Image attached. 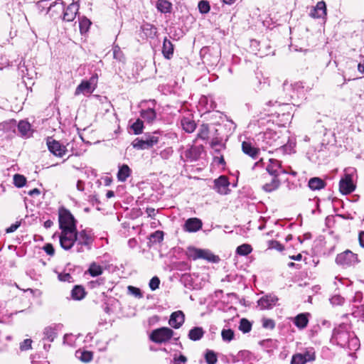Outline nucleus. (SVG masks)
I'll return each instance as SVG.
<instances>
[{
    "mask_svg": "<svg viewBox=\"0 0 364 364\" xmlns=\"http://www.w3.org/2000/svg\"><path fill=\"white\" fill-rule=\"evenodd\" d=\"M269 248L275 249L279 251H282L284 250V247L276 240H270L269 241Z\"/></svg>",
    "mask_w": 364,
    "mask_h": 364,
    "instance_id": "56",
    "label": "nucleus"
},
{
    "mask_svg": "<svg viewBox=\"0 0 364 364\" xmlns=\"http://www.w3.org/2000/svg\"><path fill=\"white\" fill-rule=\"evenodd\" d=\"M174 332L168 327H161L152 331L149 339L156 343H166L173 337Z\"/></svg>",
    "mask_w": 364,
    "mask_h": 364,
    "instance_id": "6",
    "label": "nucleus"
},
{
    "mask_svg": "<svg viewBox=\"0 0 364 364\" xmlns=\"http://www.w3.org/2000/svg\"><path fill=\"white\" fill-rule=\"evenodd\" d=\"M358 240L360 247L364 248V232H360L358 235Z\"/></svg>",
    "mask_w": 364,
    "mask_h": 364,
    "instance_id": "63",
    "label": "nucleus"
},
{
    "mask_svg": "<svg viewBox=\"0 0 364 364\" xmlns=\"http://www.w3.org/2000/svg\"><path fill=\"white\" fill-rule=\"evenodd\" d=\"M252 323L246 318H242L240 322L239 329L244 333L251 331Z\"/></svg>",
    "mask_w": 364,
    "mask_h": 364,
    "instance_id": "48",
    "label": "nucleus"
},
{
    "mask_svg": "<svg viewBox=\"0 0 364 364\" xmlns=\"http://www.w3.org/2000/svg\"><path fill=\"white\" fill-rule=\"evenodd\" d=\"M112 51H113L114 59H115L116 60H117L119 62H122V63L125 62L126 58H125L124 54L122 52V50H121V48L118 45L114 44V43L113 44Z\"/></svg>",
    "mask_w": 364,
    "mask_h": 364,
    "instance_id": "35",
    "label": "nucleus"
},
{
    "mask_svg": "<svg viewBox=\"0 0 364 364\" xmlns=\"http://www.w3.org/2000/svg\"><path fill=\"white\" fill-rule=\"evenodd\" d=\"M20 222H16L15 223L12 224L10 227L6 229V233H11L15 232L18 228L20 226Z\"/></svg>",
    "mask_w": 364,
    "mask_h": 364,
    "instance_id": "61",
    "label": "nucleus"
},
{
    "mask_svg": "<svg viewBox=\"0 0 364 364\" xmlns=\"http://www.w3.org/2000/svg\"><path fill=\"white\" fill-rule=\"evenodd\" d=\"M308 318L304 314H299L295 318L294 324L299 328H304L307 326Z\"/></svg>",
    "mask_w": 364,
    "mask_h": 364,
    "instance_id": "41",
    "label": "nucleus"
},
{
    "mask_svg": "<svg viewBox=\"0 0 364 364\" xmlns=\"http://www.w3.org/2000/svg\"><path fill=\"white\" fill-rule=\"evenodd\" d=\"M128 291L129 294H131L132 295L134 296L136 298H142L143 297V294H142L141 290L137 287L129 286Z\"/></svg>",
    "mask_w": 364,
    "mask_h": 364,
    "instance_id": "52",
    "label": "nucleus"
},
{
    "mask_svg": "<svg viewBox=\"0 0 364 364\" xmlns=\"http://www.w3.org/2000/svg\"><path fill=\"white\" fill-rule=\"evenodd\" d=\"M141 29L144 35L148 38H154L156 36L157 28L150 23L144 24L141 26Z\"/></svg>",
    "mask_w": 364,
    "mask_h": 364,
    "instance_id": "32",
    "label": "nucleus"
},
{
    "mask_svg": "<svg viewBox=\"0 0 364 364\" xmlns=\"http://www.w3.org/2000/svg\"><path fill=\"white\" fill-rule=\"evenodd\" d=\"M204 335V331L201 327H194L191 328L188 332V338L191 341H198Z\"/></svg>",
    "mask_w": 364,
    "mask_h": 364,
    "instance_id": "29",
    "label": "nucleus"
},
{
    "mask_svg": "<svg viewBox=\"0 0 364 364\" xmlns=\"http://www.w3.org/2000/svg\"><path fill=\"white\" fill-rule=\"evenodd\" d=\"M268 175L277 177L280 173L284 172L282 169L281 162L277 159H270L269 164L267 166Z\"/></svg>",
    "mask_w": 364,
    "mask_h": 364,
    "instance_id": "20",
    "label": "nucleus"
},
{
    "mask_svg": "<svg viewBox=\"0 0 364 364\" xmlns=\"http://www.w3.org/2000/svg\"><path fill=\"white\" fill-rule=\"evenodd\" d=\"M69 243H63V240L60 242V247L65 250H70L76 243V252H82L86 250L92 248L94 242V235L91 230L84 229L78 231L77 229L71 235L68 236Z\"/></svg>",
    "mask_w": 364,
    "mask_h": 364,
    "instance_id": "1",
    "label": "nucleus"
},
{
    "mask_svg": "<svg viewBox=\"0 0 364 364\" xmlns=\"http://www.w3.org/2000/svg\"><path fill=\"white\" fill-rule=\"evenodd\" d=\"M186 256L193 260L203 259L214 263L220 260L219 257L213 255L209 250L199 249L192 246L187 248Z\"/></svg>",
    "mask_w": 364,
    "mask_h": 364,
    "instance_id": "5",
    "label": "nucleus"
},
{
    "mask_svg": "<svg viewBox=\"0 0 364 364\" xmlns=\"http://www.w3.org/2000/svg\"><path fill=\"white\" fill-rule=\"evenodd\" d=\"M173 150L172 147H167L162 150L159 155L163 159H168L171 157V156L173 154Z\"/></svg>",
    "mask_w": 364,
    "mask_h": 364,
    "instance_id": "53",
    "label": "nucleus"
},
{
    "mask_svg": "<svg viewBox=\"0 0 364 364\" xmlns=\"http://www.w3.org/2000/svg\"><path fill=\"white\" fill-rule=\"evenodd\" d=\"M336 262L341 265H353L357 263L358 260L357 255L350 250H346L337 255Z\"/></svg>",
    "mask_w": 364,
    "mask_h": 364,
    "instance_id": "11",
    "label": "nucleus"
},
{
    "mask_svg": "<svg viewBox=\"0 0 364 364\" xmlns=\"http://www.w3.org/2000/svg\"><path fill=\"white\" fill-rule=\"evenodd\" d=\"M203 152V145H192L181 153V158L185 162H193L198 161Z\"/></svg>",
    "mask_w": 364,
    "mask_h": 364,
    "instance_id": "7",
    "label": "nucleus"
},
{
    "mask_svg": "<svg viewBox=\"0 0 364 364\" xmlns=\"http://www.w3.org/2000/svg\"><path fill=\"white\" fill-rule=\"evenodd\" d=\"M277 301V296L269 295L262 297L257 303L261 309H268L275 306Z\"/></svg>",
    "mask_w": 364,
    "mask_h": 364,
    "instance_id": "21",
    "label": "nucleus"
},
{
    "mask_svg": "<svg viewBox=\"0 0 364 364\" xmlns=\"http://www.w3.org/2000/svg\"><path fill=\"white\" fill-rule=\"evenodd\" d=\"M181 125L183 130L188 133L193 132L196 128V124L195 122L188 118H183L181 120Z\"/></svg>",
    "mask_w": 364,
    "mask_h": 364,
    "instance_id": "34",
    "label": "nucleus"
},
{
    "mask_svg": "<svg viewBox=\"0 0 364 364\" xmlns=\"http://www.w3.org/2000/svg\"><path fill=\"white\" fill-rule=\"evenodd\" d=\"M75 356L84 363H88L92 360L93 354L91 351L77 350Z\"/></svg>",
    "mask_w": 364,
    "mask_h": 364,
    "instance_id": "33",
    "label": "nucleus"
},
{
    "mask_svg": "<svg viewBox=\"0 0 364 364\" xmlns=\"http://www.w3.org/2000/svg\"><path fill=\"white\" fill-rule=\"evenodd\" d=\"M208 134H209L208 125L205 124H203L198 129V132L197 134V139L205 140L208 138Z\"/></svg>",
    "mask_w": 364,
    "mask_h": 364,
    "instance_id": "42",
    "label": "nucleus"
},
{
    "mask_svg": "<svg viewBox=\"0 0 364 364\" xmlns=\"http://www.w3.org/2000/svg\"><path fill=\"white\" fill-rule=\"evenodd\" d=\"M355 188L353 183L352 177L349 174H346L345 177L341 179L339 183V189L341 193L347 195L352 193Z\"/></svg>",
    "mask_w": 364,
    "mask_h": 364,
    "instance_id": "12",
    "label": "nucleus"
},
{
    "mask_svg": "<svg viewBox=\"0 0 364 364\" xmlns=\"http://www.w3.org/2000/svg\"><path fill=\"white\" fill-rule=\"evenodd\" d=\"M140 116L148 123H153L156 118V113L154 109L148 108L140 111Z\"/></svg>",
    "mask_w": 364,
    "mask_h": 364,
    "instance_id": "27",
    "label": "nucleus"
},
{
    "mask_svg": "<svg viewBox=\"0 0 364 364\" xmlns=\"http://www.w3.org/2000/svg\"><path fill=\"white\" fill-rule=\"evenodd\" d=\"M210 146L215 151L218 152L221 149H225V144L222 143L221 139H219L218 137H215L212 140Z\"/></svg>",
    "mask_w": 364,
    "mask_h": 364,
    "instance_id": "45",
    "label": "nucleus"
},
{
    "mask_svg": "<svg viewBox=\"0 0 364 364\" xmlns=\"http://www.w3.org/2000/svg\"><path fill=\"white\" fill-rule=\"evenodd\" d=\"M130 128L133 133L136 135L140 134L143 132L144 122L140 119H137L131 126Z\"/></svg>",
    "mask_w": 364,
    "mask_h": 364,
    "instance_id": "40",
    "label": "nucleus"
},
{
    "mask_svg": "<svg viewBox=\"0 0 364 364\" xmlns=\"http://www.w3.org/2000/svg\"><path fill=\"white\" fill-rule=\"evenodd\" d=\"M16 127L21 136L29 137L31 136V124L28 122L21 120L18 125L16 124Z\"/></svg>",
    "mask_w": 364,
    "mask_h": 364,
    "instance_id": "26",
    "label": "nucleus"
},
{
    "mask_svg": "<svg viewBox=\"0 0 364 364\" xmlns=\"http://www.w3.org/2000/svg\"><path fill=\"white\" fill-rule=\"evenodd\" d=\"M252 250V247L248 244L240 245L236 249V253L239 255L246 256Z\"/></svg>",
    "mask_w": 364,
    "mask_h": 364,
    "instance_id": "43",
    "label": "nucleus"
},
{
    "mask_svg": "<svg viewBox=\"0 0 364 364\" xmlns=\"http://www.w3.org/2000/svg\"><path fill=\"white\" fill-rule=\"evenodd\" d=\"M242 151L251 156L252 159H256L259 152V148L253 146L251 143L247 141H243L242 144Z\"/></svg>",
    "mask_w": 364,
    "mask_h": 364,
    "instance_id": "24",
    "label": "nucleus"
},
{
    "mask_svg": "<svg viewBox=\"0 0 364 364\" xmlns=\"http://www.w3.org/2000/svg\"><path fill=\"white\" fill-rule=\"evenodd\" d=\"M132 169L127 164L119 166V171L117 175V179L120 182H124L131 176Z\"/></svg>",
    "mask_w": 364,
    "mask_h": 364,
    "instance_id": "25",
    "label": "nucleus"
},
{
    "mask_svg": "<svg viewBox=\"0 0 364 364\" xmlns=\"http://www.w3.org/2000/svg\"><path fill=\"white\" fill-rule=\"evenodd\" d=\"M63 326L61 323H53L51 326L46 327L43 331V340L53 342L57 336V332L60 331Z\"/></svg>",
    "mask_w": 364,
    "mask_h": 364,
    "instance_id": "13",
    "label": "nucleus"
},
{
    "mask_svg": "<svg viewBox=\"0 0 364 364\" xmlns=\"http://www.w3.org/2000/svg\"><path fill=\"white\" fill-rule=\"evenodd\" d=\"M97 76H92L90 81H82V82L76 87L75 95H78L80 93H91L93 89H91V83L97 80Z\"/></svg>",
    "mask_w": 364,
    "mask_h": 364,
    "instance_id": "22",
    "label": "nucleus"
},
{
    "mask_svg": "<svg viewBox=\"0 0 364 364\" xmlns=\"http://www.w3.org/2000/svg\"><path fill=\"white\" fill-rule=\"evenodd\" d=\"M306 361L304 359L301 353L294 354L291 360V364H306Z\"/></svg>",
    "mask_w": 364,
    "mask_h": 364,
    "instance_id": "51",
    "label": "nucleus"
},
{
    "mask_svg": "<svg viewBox=\"0 0 364 364\" xmlns=\"http://www.w3.org/2000/svg\"><path fill=\"white\" fill-rule=\"evenodd\" d=\"M306 363L314 361L316 358L315 351L313 348H307L304 353H301Z\"/></svg>",
    "mask_w": 364,
    "mask_h": 364,
    "instance_id": "47",
    "label": "nucleus"
},
{
    "mask_svg": "<svg viewBox=\"0 0 364 364\" xmlns=\"http://www.w3.org/2000/svg\"><path fill=\"white\" fill-rule=\"evenodd\" d=\"M205 360L207 364H215L217 362V355L213 350L208 349L205 353Z\"/></svg>",
    "mask_w": 364,
    "mask_h": 364,
    "instance_id": "44",
    "label": "nucleus"
},
{
    "mask_svg": "<svg viewBox=\"0 0 364 364\" xmlns=\"http://www.w3.org/2000/svg\"><path fill=\"white\" fill-rule=\"evenodd\" d=\"M199 103L203 105L206 111H210L215 107V104L211 97L202 96L200 99Z\"/></svg>",
    "mask_w": 364,
    "mask_h": 364,
    "instance_id": "37",
    "label": "nucleus"
},
{
    "mask_svg": "<svg viewBox=\"0 0 364 364\" xmlns=\"http://www.w3.org/2000/svg\"><path fill=\"white\" fill-rule=\"evenodd\" d=\"M46 145L49 151L57 157L62 158L68 152L67 146L52 136L47 137Z\"/></svg>",
    "mask_w": 364,
    "mask_h": 364,
    "instance_id": "9",
    "label": "nucleus"
},
{
    "mask_svg": "<svg viewBox=\"0 0 364 364\" xmlns=\"http://www.w3.org/2000/svg\"><path fill=\"white\" fill-rule=\"evenodd\" d=\"M26 178L24 176L16 173L14 176V184L18 188H21L26 185Z\"/></svg>",
    "mask_w": 364,
    "mask_h": 364,
    "instance_id": "46",
    "label": "nucleus"
},
{
    "mask_svg": "<svg viewBox=\"0 0 364 364\" xmlns=\"http://www.w3.org/2000/svg\"><path fill=\"white\" fill-rule=\"evenodd\" d=\"M156 6L161 13H171L172 10V4L168 0H158Z\"/></svg>",
    "mask_w": 364,
    "mask_h": 364,
    "instance_id": "28",
    "label": "nucleus"
},
{
    "mask_svg": "<svg viewBox=\"0 0 364 364\" xmlns=\"http://www.w3.org/2000/svg\"><path fill=\"white\" fill-rule=\"evenodd\" d=\"M58 7L59 10L63 11L62 20L66 22H72L76 18L80 5L77 2L73 1L65 8V4L62 1L60 4L58 3Z\"/></svg>",
    "mask_w": 364,
    "mask_h": 364,
    "instance_id": "8",
    "label": "nucleus"
},
{
    "mask_svg": "<svg viewBox=\"0 0 364 364\" xmlns=\"http://www.w3.org/2000/svg\"><path fill=\"white\" fill-rule=\"evenodd\" d=\"M58 0H40L36 3V8L40 14L52 11L53 8L58 6Z\"/></svg>",
    "mask_w": 364,
    "mask_h": 364,
    "instance_id": "17",
    "label": "nucleus"
},
{
    "mask_svg": "<svg viewBox=\"0 0 364 364\" xmlns=\"http://www.w3.org/2000/svg\"><path fill=\"white\" fill-rule=\"evenodd\" d=\"M58 222L59 228L61 230L59 236L60 242L63 240V243H69L70 240L68 235H71L77 228V220L69 210L64 207H61L58 210Z\"/></svg>",
    "mask_w": 364,
    "mask_h": 364,
    "instance_id": "2",
    "label": "nucleus"
},
{
    "mask_svg": "<svg viewBox=\"0 0 364 364\" xmlns=\"http://www.w3.org/2000/svg\"><path fill=\"white\" fill-rule=\"evenodd\" d=\"M91 21L86 17L82 16L81 18H79V27H80V31L81 34L86 33L90 26H91Z\"/></svg>",
    "mask_w": 364,
    "mask_h": 364,
    "instance_id": "36",
    "label": "nucleus"
},
{
    "mask_svg": "<svg viewBox=\"0 0 364 364\" xmlns=\"http://www.w3.org/2000/svg\"><path fill=\"white\" fill-rule=\"evenodd\" d=\"M86 295L85 289L80 285H76L71 291V296L74 300H81Z\"/></svg>",
    "mask_w": 364,
    "mask_h": 364,
    "instance_id": "30",
    "label": "nucleus"
},
{
    "mask_svg": "<svg viewBox=\"0 0 364 364\" xmlns=\"http://www.w3.org/2000/svg\"><path fill=\"white\" fill-rule=\"evenodd\" d=\"M185 321V314L182 311L173 312L168 321V324L173 328H179Z\"/></svg>",
    "mask_w": 364,
    "mask_h": 364,
    "instance_id": "15",
    "label": "nucleus"
},
{
    "mask_svg": "<svg viewBox=\"0 0 364 364\" xmlns=\"http://www.w3.org/2000/svg\"><path fill=\"white\" fill-rule=\"evenodd\" d=\"M162 132L157 130L151 133H146L142 137L135 139L132 146L136 149H149L157 144Z\"/></svg>",
    "mask_w": 364,
    "mask_h": 364,
    "instance_id": "4",
    "label": "nucleus"
},
{
    "mask_svg": "<svg viewBox=\"0 0 364 364\" xmlns=\"http://www.w3.org/2000/svg\"><path fill=\"white\" fill-rule=\"evenodd\" d=\"M16 122L10 120L0 124V137L11 139L16 135Z\"/></svg>",
    "mask_w": 364,
    "mask_h": 364,
    "instance_id": "10",
    "label": "nucleus"
},
{
    "mask_svg": "<svg viewBox=\"0 0 364 364\" xmlns=\"http://www.w3.org/2000/svg\"><path fill=\"white\" fill-rule=\"evenodd\" d=\"M164 232L161 230H156L151 233L149 237V242L156 244L159 243L164 240Z\"/></svg>",
    "mask_w": 364,
    "mask_h": 364,
    "instance_id": "39",
    "label": "nucleus"
},
{
    "mask_svg": "<svg viewBox=\"0 0 364 364\" xmlns=\"http://www.w3.org/2000/svg\"><path fill=\"white\" fill-rule=\"evenodd\" d=\"M146 213H147L148 216L151 218H153L156 215L155 209L153 208H147L146 209Z\"/></svg>",
    "mask_w": 364,
    "mask_h": 364,
    "instance_id": "64",
    "label": "nucleus"
},
{
    "mask_svg": "<svg viewBox=\"0 0 364 364\" xmlns=\"http://www.w3.org/2000/svg\"><path fill=\"white\" fill-rule=\"evenodd\" d=\"M198 7L201 14H207L210 11V4L207 1H200Z\"/></svg>",
    "mask_w": 364,
    "mask_h": 364,
    "instance_id": "49",
    "label": "nucleus"
},
{
    "mask_svg": "<svg viewBox=\"0 0 364 364\" xmlns=\"http://www.w3.org/2000/svg\"><path fill=\"white\" fill-rule=\"evenodd\" d=\"M214 162L218 165L221 164L223 166H225L226 164L223 156H221L220 157H218V156L214 157Z\"/></svg>",
    "mask_w": 364,
    "mask_h": 364,
    "instance_id": "62",
    "label": "nucleus"
},
{
    "mask_svg": "<svg viewBox=\"0 0 364 364\" xmlns=\"http://www.w3.org/2000/svg\"><path fill=\"white\" fill-rule=\"evenodd\" d=\"M263 178L267 181L262 186V189L266 192H272L277 190L279 185L280 181L277 177L272 176L267 174L263 176Z\"/></svg>",
    "mask_w": 364,
    "mask_h": 364,
    "instance_id": "14",
    "label": "nucleus"
},
{
    "mask_svg": "<svg viewBox=\"0 0 364 364\" xmlns=\"http://www.w3.org/2000/svg\"><path fill=\"white\" fill-rule=\"evenodd\" d=\"M213 188L220 194L228 193V176L223 175L213 181Z\"/></svg>",
    "mask_w": 364,
    "mask_h": 364,
    "instance_id": "16",
    "label": "nucleus"
},
{
    "mask_svg": "<svg viewBox=\"0 0 364 364\" xmlns=\"http://www.w3.org/2000/svg\"><path fill=\"white\" fill-rule=\"evenodd\" d=\"M262 326L265 328L273 329L275 326V323L272 319L264 318L262 320Z\"/></svg>",
    "mask_w": 364,
    "mask_h": 364,
    "instance_id": "57",
    "label": "nucleus"
},
{
    "mask_svg": "<svg viewBox=\"0 0 364 364\" xmlns=\"http://www.w3.org/2000/svg\"><path fill=\"white\" fill-rule=\"evenodd\" d=\"M58 278L60 282L72 283L74 282L73 277L66 272H60L58 274Z\"/></svg>",
    "mask_w": 364,
    "mask_h": 364,
    "instance_id": "50",
    "label": "nucleus"
},
{
    "mask_svg": "<svg viewBox=\"0 0 364 364\" xmlns=\"http://www.w3.org/2000/svg\"><path fill=\"white\" fill-rule=\"evenodd\" d=\"M105 284V279L103 278H99L95 281H91L90 282V286L91 288H96L100 285Z\"/></svg>",
    "mask_w": 364,
    "mask_h": 364,
    "instance_id": "60",
    "label": "nucleus"
},
{
    "mask_svg": "<svg viewBox=\"0 0 364 364\" xmlns=\"http://www.w3.org/2000/svg\"><path fill=\"white\" fill-rule=\"evenodd\" d=\"M203 223L197 218L188 219L183 225V230L188 232H195L202 228Z\"/></svg>",
    "mask_w": 364,
    "mask_h": 364,
    "instance_id": "18",
    "label": "nucleus"
},
{
    "mask_svg": "<svg viewBox=\"0 0 364 364\" xmlns=\"http://www.w3.org/2000/svg\"><path fill=\"white\" fill-rule=\"evenodd\" d=\"M32 341L31 339H25L20 345V349L21 350H26L31 348Z\"/></svg>",
    "mask_w": 364,
    "mask_h": 364,
    "instance_id": "58",
    "label": "nucleus"
},
{
    "mask_svg": "<svg viewBox=\"0 0 364 364\" xmlns=\"http://www.w3.org/2000/svg\"><path fill=\"white\" fill-rule=\"evenodd\" d=\"M314 18H324L326 16V5L323 1H318L309 14Z\"/></svg>",
    "mask_w": 364,
    "mask_h": 364,
    "instance_id": "19",
    "label": "nucleus"
},
{
    "mask_svg": "<svg viewBox=\"0 0 364 364\" xmlns=\"http://www.w3.org/2000/svg\"><path fill=\"white\" fill-rule=\"evenodd\" d=\"M160 284V279L157 277H154L151 279L149 283V288L154 291L159 288Z\"/></svg>",
    "mask_w": 364,
    "mask_h": 364,
    "instance_id": "54",
    "label": "nucleus"
},
{
    "mask_svg": "<svg viewBox=\"0 0 364 364\" xmlns=\"http://www.w3.org/2000/svg\"><path fill=\"white\" fill-rule=\"evenodd\" d=\"M43 249L50 256H53L55 253L54 247L50 243L46 244Z\"/></svg>",
    "mask_w": 364,
    "mask_h": 364,
    "instance_id": "59",
    "label": "nucleus"
},
{
    "mask_svg": "<svg viewBox=\"0 0 364 364\" xmlns=\"http://www.w3.org/2000/svg\"><path fill=\"white\" fill-rule=\"evenodd\" d=\"M187 362V358L183 355H180L179 356H176L174 355L173 359L172 360L173 364H184Z\"/></svg>",
    "mask_w": 364,
    "mask_h": 364,
    "instance_id": "55",
    "label": "nucleus"
},
{
    "mask_svg": "<svg viewBox=\"0 0 364 364\" xmlns=\"http://www.w3.org/2000/svg\"><path fill=\"white\" fill-rule=\"evenodd\" d=\"M325 185V182L318 177L311 178L309 181V187L313 191L322 189Z\"/></svg>",
    "mask_w": 364,
    "mask_h": 364,
    "instance_id": "31",
    "label": "nucleus"
},
{
    "mask_svg": "<svg viewBox=\"0 0 364 364\" xmlns=\"http://www.w3.org/2000/svg\"><path fill=\"white\" fill-rule=\"evenodd\" d=\"M257 141L259 146L263 150L272 149L278 150L283 148L286 144V140L284 139L279 133L269 130L258 136Z\"/></svg>",
    "mask_w": 364,
    "mask_h": 364,
    "instance_id": "3",
    "label": "nucleus"
},
{
    "mask_svg": "<svg viewBox=\"0 0 364 364\" xmlns=\"http://www.w3.org/2000/svg\"><path fill=\"white\" fill-rule=\"evenodd\" d=\"M173 44L171 43L170 40H168L167 38H165L164 39L162 46V54L164 57L167 60H170L171 58H172L173 55Z\"/></svg>",
    "mask_w": 364,
    "mask_h": 364,
    "instance_id": "23",
    "label": "nucleus"
},
{
    "mask_svg": "<svg viewBox=\"0 0 364 364\" xmlns=\"http://www.w3.org/2000/svg\"><path fill=\"white\" fill-rule=\"evenodd\" d=\"M87 272L92 277H97L102 274L103 269L100 265L96 264L95 262H92L90 265Z\"/></svg>",
    "mask_w": 364,
    "mask_h": 364,
    "instance_id": "38",
    "label": "nucleus"
}]
</instances>
